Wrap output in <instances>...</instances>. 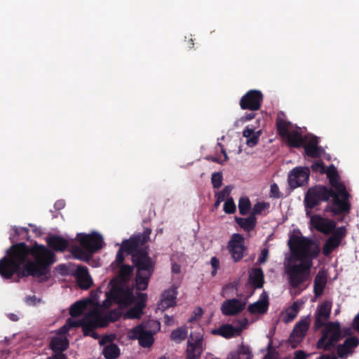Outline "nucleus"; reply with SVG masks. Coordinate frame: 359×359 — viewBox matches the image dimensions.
Masks as SVG:
<instances>
[{"instance_id": "8", "label": "nucleus", "mask_w": 359, "mask_h": 359, "mask_svg": "<svg viewBox=\"0 0 359 359\" xmlns=\"http://www.w3.org/2000/svg\"><path fill=\"white\" fill-rule=\"evenodd\" d=\"M130 339H138L140 345L143 348L151 347L154 342V333L149 330L148 323L138 325L128 332Z\"/></svg>"}, {"instance_id": "62", "label": "nucleus", "mask_w": 359, "mask_h": 359, "mask_svg": "<svg viewBox=\"0 0 359 359\" xmlns=\"http://www.w3.org/2000/svg\"><path fill=\"white\" fill-rule=\"evenodd\" d=\"M54 207L57 210H60L65 207V202L63 201H57L55 203Z\"/></svg>"}, {"instance_id": "23", "label": "nucleus", "mask_w": 359, "mask_h": 359, "mask_svg": "<svg viewBox=\"0 0 359 359\" xmlns=\"http://www.w3.org/2000/svg\"><path fill=\"white\" fill-rule=\"evenodd\" d=\"M77 284L81 289L87 290L93 284V280L85 266H78L75 272Z\"/></svg>"}, {"instance_id": "46", "label": "nucleus", "mask_w": 359, "mask_h": 359, "mask_svg": "<svg viewBox=\"0 0 359 359\" xmlns=\"http://www.w3.org/2000/svg\"><path fill=\"white\" fill-rule=\"evenodd\" d=\"M15 236H21V239L29 238V230L26 227H15L13 229Z\"/></svg>"}, {"instance_id": "27", "label": "nucleus", "mask_w": 359, "mask_h": 359, "mask_svg": "<svg viewBox=\"0 0 359 359\" xmlns=\"http://www.w3.org/2000/svg\"><path fill=\"white\" fill-rule=\"evenodd\" d=\"M111 265H115L116 267L119 268L118 274L119 280L117 282L121 283V284L128 283L133 273L134 265L130 266L128 264H124L123 262L118 264L116 260L111 264Z\"/></svg>"}, {"instance_id": "25", "label": "nucleus", "mask_w": 359, "mask_h": 359, "mask_svg": "<svg viewBox=\"0 0 359 359\" xmlns=\"http://www.w3.org/2000/svg\"><path fill=\"white\" fill-rule=\"evenodd\" d=\"M69 341L67 337L55 336L51 338L49 347L54 354L57 353H63L69 348Z\"/></svg>"}, {"instance_id": "12", "label": "nucleus", "mask_w": 359, "mask_h": 359, "mask_svg": "<svg viewBox=\"0 0 359 359\" xmlns=\"http://www.w3.org/2000/svg\"><path fill=\"white\" fill-rule=\"evenodd\" d=\"M331 236L326 240L322 248V252L325 257H328L341 243L346 235L345 226L337 227Z\"/></svg>"}, {"instance_id": "2", "label": "nucleus", "mask_w": 359, "mask_h": 359, "mask_svg": "<svg viewBox=\"0 0 359 359\" xmlns=\"http://www.w3.org/2000/svg\"><path fill=\"white\" fill-rule=\"evenodd\" d=\"M151 233L150 228H145L142 233L133 235L129 239L123 241L116 256V262L121 264L125 260L124 252L131 255L136 269L135 285L139 290H147L155 270L156 262L149 257V248L146 245Z\"/></svg>"}, {"instance_id": "60", "label": "nucleus", "mask_w": 359, "mask_h": 359, "mask_svg": "<svg viewBox=\"0 0 359 359\" xmlns=\"http://www.w3.org/2000/svg\"><path fill=\"white\" fill-rule=\"evenodd\" d=\"M317 359H337V358L336 357V355L332 353H329V354H323V355H321L320 357H318Z\"/></svg>"}, {"instance_id": "33", "label": "nucleus", "mask_w": 359, "mask_h": 359, "mask_svg": "<svg viewBox=\"0 0 359 359\" xmlns=\"http://www.w3.org/2000/svg\"><path fill=\"white\" fill-rule=\"evenodd\" d=\"M87 306L85 301H78L73 304L69 309V314L72 317H79L82 315Z\"/></svg>"}, {"instance_id": "53", "label": "nucleus", "mask_w": 359, "mask_h": 359, "mask_svg": "<svg viewBox=\"0 0 359 359\" xmlns=\"http://www.w3.org/2000/svg\"><path fill=\"white\" fill-rule=\"evenodd\" d=\"M269 250L266 248H264L261 252V255L259 256L258 261L260 264H263L266 261L268 257Z\"/></svg>"}, {"instance_id": "30", "label": "nucleus", "mask_w": 359, "mask_h": 359, "mask_svg": "<svg viewBox=\"0 0 359 359\" xmlns=\"http://www.w3.org/2000/svg\"><path fill=\"white\" fill-rule=\"evenodd\" d=\"M235 221L241 228L247 231L253 230L257 224V217L251 214L246 218L236 217Z\"/></svg>"}, {"instance_id": "24", "label": "nucleus", "mask_w": 359, "mask_h": 359, "mask_svg": "<svg viewBox=\"0 0 359 359\" xmlns=\"http://www.w3.org/2000/svg\"><path fill=\"white\" fill-rule=\"evenodd\" d=\"M248 282L254 289L262 288L264 284V274L261 268H252L249 273Z\"/></svg>"}, {"instance_id": "64", "label": "nucleus", "mask_w": 359, "mask_h": 359, "mask_svg": "<svg viewBox=\"0 0 359 359\" xmlns=\"http://www.w3.org/2000/svg\"><path fill=\"white\" fill-rule=\"evenodd\" d=\"M255 117V114L254 112H251V113L246 114L244 116V118L246 121H250V120L253 119Z\"/></svg>"}, {"instance_id": "22", "label": "nucleus", "mask_w": 359, "mask_h": 359, "mask_svg": "<svg viewBox=\"0 0 359 359\" xmlns=\"http://www.w3.org/2000/svg\"><path fill=\"white\" fill-rule=\"evenodd\" d=\"M269 306V296L264 291L259 297V299L253 304H250L248 307V311L251 314H264L267 312Z\"/></svg>"}, {"instance_id": "58", "label": "nucleus", "mask_w": 359, "mask_h": 359, "mask_svg": "<svg viewBox=\"0 0 359 359\" xmlns=\"http://www.w3.org/2000/svg\"><path fill=\"white\" fill-rule=\"evenodd\" d=\"M164 323L168 326H171L174 324V319L172 316L165 314L164 316Z\"/></svg>"}, {"instance_id": "37", "label": "nucleus", "mask_w": 359, "mask_h": 359, "mask_svg": "<svg viewBox=\"0 0 359 359\" xmlns=\"http://www.w3.org/2000/svg\"><path fill=\"white\" fill-rule=\"evenodd\" d=\"M72 255L75 258H77L81 260H86L88 259L93 254H89L84 248L82 247H74L72 250Z\"/></svg>"}, {"instance_id": "49", "label": "nucleus", "mask_w": 359, "mask_h": 359, "mask_svg": "<svg viewBox=\"0 0 359 359\" xmlns=\"http://www.w3.org/2000/svg\"><path fill=\"white\" fill-rule=\"evenodd\" d=\"M297 313L288 309L286 311L285 316L283 318V321L286 323L292 322L297 316Z\"/></svg>"}, {"instance_id": "21", "label": "nucleus", "mask_w": 359, "mask_h": 359, "mask_svg": "<svg viewBox=\"0 0 359 359\" xmlns=\"http://www.w3.org/2000/svg\"><path fill=\"white\" fill-rule=\"evenodd\" d=\"M319 140L316 136H313L307 143L303 145L306 156L316 158H320L325 153V149L318 146Z\"/></svg>"}, {"instance_id": "59", "label": "nucleus", "mask_w": 359, "mask_h": 359, "mask_svg": "<svg viewBox=\"0 0 359 359\" xmlns=\"http://www.w3.org/2000/svg\"><path fill=\"white\" fill-rule=\"evenodd\" d=\"M67 357L64 353H57L56 354H53L51 356L48 357L47 359H67Z\"/></svg>"}, {"instance_id": "29", "label": "nucleus", "mask_w": 359, "mask_h": 359, "mask_svg": "<svg viewBox=\"0 0 359 359\" xmlns=\"http://www.w3.org/2000/svg\"><path fill=\"white\" fill-rule=\"evenodd\" d=\"M283 139L287 141L290 147L299 148L303 147L306 142V137H304L297 130H292L287 133Z\"/></svg>"}, {"instance_id": "38", "label": "nucleus", "mask_w": 359, "mask_h": 359, "mask_svg": "<svg viewBox=\"0 0 359 359\" xmlns=\"http://www.w3.org/2000/svg\"><path fill=\"white\" fill-rule=\"evenodd\" d=\"M252 354L248 346L241 344L238 350V359H252Z\"/></svg>"}, {"instance_id": "11", "label": "nucleus", "mask_w": 359, "mask_h": 359, "mask_svg": "<svg viewBox=\"0 0 359 359\" xmlns=\"http://www.w3.org/2000/svg\"><path fill=\"white\" fill-rule=\"evenodd\" d=\"M244 243V237L241 234L233 233L227 243V249L235 262H240L247 251Z\"/></svg>"}, {"instance_id": "50", "label": "nucleus", "mask_w": 359, "mask_h": 359, "mask_svg": "<svg viewBox=\"0 0 359 359\" xmlns=\"http://www.w3.org/2000/svg\"><path fill=\"white\" fill-rule=\"evenodd\" d=\"M230 193V189L229 187H226L221 191L218 192L216 194V197L217 198V202L220 203L223 201L226 196H227Z\"/></svg>"}, {"instance_id": "20", "label": "nucleus", "mask_w": 359, "mask_h": 359, "mask_svg": "<svg viewBox=\"0 0 359 359\" xmlns=\"http://www.w3.org/2000/svg\"><path fill=\"white\" fill-rule=\"evenodd\" d=\"M359 345V339L356 336L346 338L344 343L337 346V353L339 358L346 359L347 356L353 353V349Z\"/></svg>"}, {"instance_id": "55", "label": "nucleus", "mask_w": 359, "mask_h": 359, "mask_svg": "<svg viewBox=\"0 0 359 359\" xmlns=\"http://www.w3.org/2000/svg\"><path fill=\"white\" fill-rule=\"evenodd\" d=\"M40 299H37L36 296H28L25 298V302L29 305H35Z\"/></svg>"}, {"instance_id": "43", "label": "nucleus", "mask_w": 359, "mask_h": 359, "mask_svg": "<svg viewBox=\"0 0 359 359\" xmlns=\"http://www.w3.org/2000/svg\"><path fill=\"white\" fill-rule=\"evenodd\" d=\"M176 296L177 292L173 289L167 290L162 294L163 297L174 304H176Z\"/></svg>"}, {"instance_id": "7", "label": "nucleus", "mask_w": 359, "mask_h": 359, "mask_svg": "<svg viewBox=\"0 0 359 359\" xmlns=\"http://www.w3.org/2000/svg\"><path fill=\"white\" fill-rule=\"evenodd\" d=\"M76 238L81 246L89 254H94L104 245L103 237L97 231L90 233H79Z\"/></svg>"}, {"instance_id": "3", "label": "nucleus", "mask_w": 359, "mask_h": 359, "mask_svg": "<svg viewBox=\"0 0 359 359\" xmlns=\"http://www.w3.org/2000/svg\"><path fill=\"white\" fill-rule=\"evenodd\" d=\"M287 245L292 257L299 262V264H290L285 268L290 287L297 289L309 279L313 260L319 255L320 248L319 244L312 238L301 233L292 234Z\"/></svg>"}, {"instance_id": "4", "label": "nucleus", "mask_w": 359, "mask_h": 359, "mask_svg": "<svg viewBox=\"0 0 359 359\" xmlns=\"http://www.w3.org/2000/svg\"><path fill=\"white\" fill-rule=\"evenodd\" d=\"M331 198L332 206L327 205L326 211L329 210L334 215H341L350 211L351 204L348 200L341 198V196L332 188L319 184L309 188L305 194L304 203L306 215H309L321 202H327Z\"/></svg>"}, {"instance_id": "28", "label": "nucleus", "mask_w": 359, "mask_h": 359, "mask_svg": "<svg viewBox=\"0 0 359 359\" xmlns=\"http://www.w3.org/2000/svg\"><path fill=\"white\" fill-rule=\"evenodd\" d=\"M46 242L50 248L57 252H64L69 245L67 240L56 235L48 237Z\"/></svg>"}, {"instance_id": "61", "label": "nucleus", "mask_w": 359, "mask_h": 359, "mask_svg": "<svg viewBox=\"0 0 359 359\" xmlns=\"http://www.w3.org/2000/svg\"><path fill=\"white\" fill-rule=\"evenodd\" d=\"M353 325L354 328L359 332V313L355 317Z\"/></svg>"}, {"instance_id": "48", "label": "nucleus", "mask_w": 359, "mask_h": 359, "mask_svg": "<svg viewBox=\"0 0 359 359\" xmlns=\"http://www.w3.org/2000/svg\"><path fill=\"white\" fill-rule=\"evenodd\" d=\"M175 305V304L168 302L166 299L162 297L161 300L158 304L157 309L163 311L165 309H168L169 307L174 306Z\"/></svg>"}, {"instance_id": "13", "label": "nucleus", "mask_w": 359, "mask_h": 359, "mask_svg": "<svg viewBox=\"0 0 359 359\" xmlns=\"http://www.w3.org/2000/svg\"><path fill=\"white\" fill-rule=\"evenodd\" d=\"M309 320L307 318L299 320L294 327L291 332L288 343L292 348H296L305 337L309 327Z\"/></svg>"}, {"instance_id": "44", "label": "nucleus", "mask_w": 359, "mask_h": 359, "mask_svg": "<svg viewBox=\"0 0 359 359\" xmlns=\"http://www.w3.org/2000/svg\"><path fill=\"white\" fill-rule=\"evenodd\" d=\"M261 134V131L259 130L253 134L252 136L247 138L246 144L250 147H253L256 146L259 142V135Z\"/></svg>"}, {"instance_id": "31", "label": "nucleus", "mask_w": 359, "mask_h": 359, "mask_svg": "<svg viewBox=\"0 0 359 359\" xmlns=\"http://www.w3.org/2000/svg\"><path fill=\"white\" fill-rule=\"evenodd\" d=\"M102 353L106 359H116L120 355V348L115 344H109L104 346Z\"/></svg>"}, {"instance_id": "52", "label": "nucleus", "mask_w": 359, "mask_h": 359, "mask_svg": "<svg viewBox=\"0 0 359 359\" xmlns=\"http://www.w3.org/2000/svg\"><path fill=\"white\" fill-rule=\"evenodd\" d=\"M308 356L309 354H306L305 351L298 350L294 352L293 359H306Z\"/></svg>"}, {"instance_id": "10", "label": "nucleus", "mask_w": 359, "mask_h": 359, "mask_svg": "<svg viewBox=\"0 0 359 359\" xmlns=\"http://www.w3.org/2000/svg\"><path fill=\"white\" fill-rule=\"evenodd\" d=\"M325 173L329 180L330 184L335 192L341 196V198H344L349 200L350 194L346 190V186L344 182L340 181V177L337 168L334 165H330L325 169Z\"/></svg>"}, {"instance_id": "19", "label": "nucleus", "mask_w": 359, "mask_h": 359, "mask_svg": "<svg viewBox=\"0 0 359 359\" xmlns=\"http://www.w3.org/2000/svg\"><path fill=\"white\" fill-rule=\"evenodd\" d=\"M187 344V355L200 358L203 353V336L200 333H191Z\"/></svg>"}, {"instance_id": "35", "label": "nucleus", "mask_w": 359, "mask_h": 359, "mask_svg": "<svg viewBox=\"0 0 359 359\" xmlns=\"http://www.w3.org/2000/svg\"><path fill=\"white\" fill-rule=\"evenodd\" d=\"M251 209V203L248 197H241L238 201V210L241 215H246Z\"/></svg>"}, {"instance_id": "9", "label": "nucleus", "mask_w": 359, "mask_h": 359, "mask_svg": "<svg viewBox=\"0 0 359 359\" xmlns=\"http://www.w3.org/2000/svg\"><path fill=\"white\" fill-rule=\"evenodd\" d=\"M264 100V95L259 90H248L240 100V107L243 110H259Z\"/></svg>"}, {"instance_id": "15", "label": "nucleus", "mask_w": 359, "mask_h": 359, "mask_svg": "<svg viewBox=\"0 0 359 359\" xmlns=\"http://www.w3.org/2000/svg\"><path fill=\"white\" fill-rule=\"evenodd\" d=\"M310 170L307 167H297L292 169L288 175V183L292 189H296L307 182Z\"/></svg>"}, {"instance_id": "56", "label": "nucleus", "mask_w": 359, "mask_h": 359, "mask_svg": "<svg viewBox=\"0 0 359 359\" xmlns=\"http://www.w3.org/2000/svg\"><path fill=\"white\" fill-rule=\"evenodd\" d=\"M114 339V337L112 335H104L102 337L100 340V344L103 345L107 343L112 344L111 342L113 341Z\"/></svg>"}, {"instance_id": "18", "label": "nucleus", "mask_w": 359, "mask_h": 359, "mask_svg": "<svg viewBox=\"0 0 359 359\" xmlns=\"http://www.w3.org/2000/svg\"><path fill=\"white\" fill-rule=\"evenodd\" d=\"M98 315L94 311L88 313L81 320H76V327H81L84 336H90V333L99 327L97 321Z\"/></svg>"}, {"instance_id": "41", "label": "nucleus", "mask_w": 359, "mask_h": 359, "mask_svg": "<svg viewBox=\"0 0 359 359\" xmlns=\"http://www.w3.org/2000/svg\"><path fill=\"white\" fill-rule=\"evenodd\" d=\"M223 209L227 214H233L236 212V207L232 198H228L225 201Z\"/></svg>"}, {"instance_id": "14", "label": "nucleus", "mask_w": 359, "mask_h": 359, "mask_svg": "<svg viewBox=\"0 0 359 359\" xmlns=\"http://www.w3.org/2000/svg\"><path fill=\"white\" fill-rule=\"evenodd\" d=\"M248 323V320L244 318L237 321V326H233L230 324H225L221 325L217 330L214 331L219 335L229 339L234 336H239L243 330L246 328Z\"/></svg>"}, {"instance_id": "6", "label": "nucleus", "mask_w": 359, "mask_h": 359, "mask_svg": "<svg viewBox=\"0 0 359 359\" xmlns=\"http://www.w3.org/2000/svg\"><path fill=\"white\" fill-rule=\"evenodd\" d=\"M110 284L111 287L106 293L107 298L103 302L104 307H110L112 302L118 304L120 307H127L133 303L135 297L130 290L125 289L123 284L118 283L116 280H111Z\"/></svg>"}, {"instance_id": "36", "label": "nucleus", "mask_w": 359, "mask_h": 359, "mask_svg": "<svg viewBox=\"0 0 359 359\" xmlns=\"http://www.w3.org/2000/svg\"><path fill=\"white\" fill-rule=\"evenodd\" d=\"M72 327H76V320L68 318L65 325L56 331V334L59 335V337H64L63 335L66 334Z\"/></svg>"}, {"instance_id": "32", "label": "nucleus", "mask_w": 359, "mask_h": 359, "mask_svg": "<svg viewBox=\"0 0 359 359\" xmlns=\"http://www.w3.org/2000/svg\"><path fill=\"white\" fill-rule=\"evenodd\" d=\"M187 328L186 327H180L172 331L170 334V339L180 343L187 338Z\"/></svg>"}, {"instance_id": "42", "label": "nucleus", "mask_w": 359, "mask_h": 359, "mask_svg": "<svg viewBox=\"0 0 359 359\" xmlns=\"http://www.w3.org/2000/svg\"><path fill=\"white\" fill-rule=\"evenodd\" d=\"M222 175L221 172H214L211 177V182L215 189H219L222 185Z\"/></svg>"}, {"instance_id": "5", "label": "nucleus", "mask_w": 359, "mask_h": 359, "mask_svg": "<svg viewBox=\"0 0 359 359\" xmlns=\"http://www.w3.org/2000/svg\"><path fill=\"white\" fill-rule=\"evenodd\" d=\"M331 308V302H325L318 307L315 313L314 329L319 330L324 327L321 337L316 344V347L318 349L330 351L342 338L341 327L339 322H329L325 323V321L330 318Z\"/></svg>"}, {"instance_id": "45", "label": "nucleus", "mask_w": 359, "mask_h": 359, "mask_svg": "<svg viewBox=\"0 0 359 359\" xmlns=\"http://www.w3.org/2000/svg\"><path fill=\"white\" fill-rule=\"evenodd\" d=\"M311 169L315 172L324 174L325 172L326 167L325 166L323 161L320 160L313 163L311 165Z\"/></svg>"}, {"instance_id": "63", "label": "nucleus", "mask_w": 359, "mask_h": 359, "mask_svg": "<svg viewBox=\"0 0 359 359\" xmlns=\"http://www.w3.org/2000/svg\"><path fill=\"white\" fill-rule=\"evenodd\" d=\"M296 313H298V311H299V304L297 302H294L292 306H290V308L289 309Z\"/></svg>"}, {"instance_id": "26", "label": "nucleus", "mask_w": 359, "mask_h": 359, "mask_svg": "<svg viewBox=\"0 0 359 359\" xmlns=\"http://www.w3.org/2000/svg\"><path fill=\"white\" fill-rule=\"evenodd\" d=\"M327 282V276L325 271H319L314 278L313 292L316 297H320L324 292Z\"/></svg>"}, {"instance_id": "51", "label": "nucleus", "mask_w": 359, "mask_h": 359, "mask_svg": "<svg viewBox=\"0 0 359 359\" xmlns=\"http://www.w3.org/2000/svg\"><path fill=\"white\" fill-rule=\"evenodd\" d=\"M146 300H147V294H140V300L135 304V306L141 308V311H142L144 307L146 306Z\"/></svg>"}, {"instance_id": "39", "label": "nucleus", "mask_w": 359, "mask_h": 359, "mask_svg": "<svg viewBox=\"0 0 359 359\" xmlns=\"http://www.w3.org/2000/svg\"><path fill=\"white\" fill-rule=\"evenodd\" d=\"M269 208V203L266 202H257L254 205L251 215L256 217V215H261L264 210Z\"/></svg>"}, {"instance_id": "54", "label": "nucleus", "mask_w": 359, "mask_h": 359, "mask_svg": "<svg viewBox=\"0 0 359 359\" xmlns=\"http://www.w3.org/2000/svg\"><path fill=\"white\" fill-rule=\"evenodd\" d=\"M256 132H255V129L253 128H250L249 126H247L243 132V135L246 137V138H248L249 137L252 136L253 134H255Z\"/></svg>"}, {"instance_id": "47", "label": "nucleus", "mask_w": 359, "mask_h": 359, "mask_svg": "<svg viewBox=\"0 0 359 359\" xmlns=\"http://www.w3.org/2000/svg\"><path fill=\"white\" fill-rule=\"evenodd\" d=\"M270 196L273 198H279L281 197V194L279 191V187L277 184L273 183L270 187Z\"/></svg>"}, {"instance_id": "16", "label": "nucleus", "mask_w": 359, "mask_h": 359, "mask_svg": "<svg viewBox=\"0 0 359 359\" xmlns=\"http://www.w3.org/2000/svg\"><path fill=\"white\" fill-rule=\"evenodd\" d=\"M308 216L310 217L311 226L320 233L330 234L337 229L336 224L332 220L324 219L318 215H311V213Z\"/></svg>"}, {"instance_id": "1", "label": "nucleus", "mask_w": 359, "mask_h": 359, "mask_svg": "<svg viewBox=\"0 0 359 359\" xmlns=\"http://www.w3.org/2000/svg\"><path fill=\"white\" fill-rule=\"evenodd\" d=\"M55 262V253L45 245L35 242L29 247L20 242L13 244L0 259V275L6 279L11 278L15 273L19 278L45 276L47 280L50 266Z\"/></svg>"}, {"instance_id": "57", "label": "nucleus", "mask_w": 359, "mask_h": 359, "mask_svg": "<svg viewBox=\"0 0 359 359\" xmlns=\"http://www.w3.org/2000/svg\"><path fill=\"white\" fill-rule=\"evenodd\" d=\"M210 264L214 269H219V260L216 257H212L210 260Z\"/></svg>"}, {"instance_id": "40", "label": "nucleus", "mask_w": 359, "mask_h": 359, "mask_svg": "<svg viewBox=\"0 0 359 359\" xmlns=\"http://www.w3.org/2000/svg\"><path fill=\"white\" fill-rule=\"evenodd\" d=\"M142 313L143 312L141 311V308L140 309L139 306L135 305L129 309L126 313V316L131 319H139L142 317Z\"/></svg>"}, {"instance_id": "17", "label": "nucleus", "mask_w": 359, "mask_h": 359, "mask_svg": "<svg viewBox=\"0 0 359 359\" xmlns=\"http://www.w3.org/2000/svg\"><path fill=\"white\" fill-rule=\"evenodd\" d=\"M245 305V302L236 298L226 299L222 303L221 311L224 316H236L244 310Z\"/></svg>"}, {"instance_id": "34", "label": "nucleus", "mask_w": 359, "mask_h": 359, "mask_svg": "<svg viewBox=\"0 0 359 359\" xmlns=\"http://www.w3.org/2000/svg\"><path fill=\"white\" fill-rule=\"evenodd\" d=\"M276 129L278 135L283 138L290 131H289L290 122L283 118H278L276 122Z\"/></svg>"}]
</instances>
